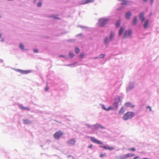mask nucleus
<instances>
[{"instance_id": "obj_1", "label": "nucleus", "mask_w": 159, "mask_h": 159, "mask_svg": "<svg viewBox=\"0 0 159 159\" xmlns=\"http://www.w3.org/2000/svg\"><path fill=\"white\" fill-rule=\"evenodd\" d=\"M134 116V113L132 112H128L125 113L123 117L125 120H127L129 119H131Z\"/></svg>"}, {"instance_id": "obj_2", "label": "nucleus", "mask_w": 159, "mask_h": 159, "mask_svg": "<svg viewBox=\"0 0 159 159\" xmlns=\"http://www.w3.org/2000/svg\"><path fill=\"white\" fill-rule=\"evenodd\" d=\"M63 133L61 131H58L56 132L53 135V137L56 139H59L60 137L63 135Z\"/></svg>"}, {"instance_id": "obj_3", "label": "nucleus", "mask_w": 159, "mask_h": 159, "mask_svg": "<svg viewBox=\"0 0 159 159\" xmlns=\"http://www.w3.org/2000/svg\"><path fill=\"white\" fill-rule=\"evenodd\" d=\"M107 20L105 19H101L98 21L99 25L100 26H103L107 22Z\"/></svg>"}, {"instance_id": "obj_4", "label": "nucleus", "mask_w": 159, "mask_h": 159, "mask_svg": "<svg viewBox=\"0 0 159 159\" xmlns=\"http://www.w3.org/2000/svg\"><path fill=\"white\" fill-rule=\"evenodd\" d=\"M132 32L131 30H125L124 33V38H125L127 37H130L132 34Z\"/></svg>"}, {"instance_id": "obj_5", "label": "nucleus", "mask_w": 159, "mask_h": 159, "mask_svg": "<svg viewBox=\"0 0 159 159\" xmlns=\"http://www.w3.org/2000/svg\"><path fill=\"white\" fill-rule=\"evenodd\" d=\"M90 139L93 142L99 144H102L103 143L100 141L94 138L91 137L90 138Z\"/></svg>"}, {"instance_id": "obj_6", "label": "nucleus", "mask_w": 159, "mask_h": 159, "mask_svg": "<svg viewBox=\"0 0 159 159\" xmlns=\"http://www.w3.org/2000/svg\"><path fill=\"white\" fill-rule=\"evenodd\" d=\"M134 154L132 153H129L124 155L120 158V159H125L130 157H133L134 156Z\"/></svg>"}, {"instance_id": "obj_7", "label": "nucleus", "mask_w": 159, "mask_h": 159, "mask_svg": "<svg viewBox=\"0 0 159 159\" xmlns=\"http://www.w3.org/2000/svg\"><path fill=\"white\" fill-rule=\"evenodd\" d=\"M100 147L105 149L109 150H112L114 149V148L113 147H108L105 146H101Z\"/></svg>"}, {"instance_id": "obj_8", "label": "nucleus", "mask_w": 159, "mask_h": 159, "mask_svg": "<svg viewBox=\"0 0 159 159\" xmlns=\"http://www.w3.org/2000/svg\"><path fill=\"white\" fill-rule=\"evenodd\" d=\"M68 144L70 145H74L75 143V139H72L67 142Z\"/></svg>"}, {"instance_id": "obj_9", "label": "nucleus", "mask_w": 159, "mask_h": 159, "mask_svg": "<svg viewBox=\"0 0 159 159\" xmlns=\"http://www.w3.org/2000/svg\"><path fill=\"white\" fill-rule=\"evenodd\" d=\"M120 100V98L118 97L116 99V102L113 104V105L115 106L116 108L118 107V103L119 102Z\"/></svg>"}, {"instance_id": "obj_10", "label": "nucleus", "mask_w": 159, "mask_h": 159, "mask_svg": "<svg viewBox=\"0 0 159 159\" xmlns=\"http://www.w3.org/2000/svg\"><path fill=\"white\" fill-rule=\"evenodd\" d=\"M19 107L20 109L23 110H26L28 111H29L30 110V108L29 107H24L21 105H19Z\"/></svg>"}, {"instance_id": "obj_11", "label": "nucleus", "mask_w": 159, "mask_h": 159, "mask_svg": "<svg viewBox=\"0 0 159 159\" xmlns=\"http://www.w3.org/2000/svg\"><path fill=\"white\" fill-rule=\"evenodd\" d=\"M139 18L141 20L142 22H143L145 19V17L144 16V14L143 13H141L140 14Z\"/></svg>"}, {"instance_id": "obj_12", "label": "nucleus", "mask_w": 159, "mask_h": 159, "mask_svg": "<svg viewBox=\"0 0 159 159\" xmlns=\"http://www.w3.org/2000/svg\"><path fill=\"white\" fill-rule=\"evenodd\" d=\"M18 71L22 74H27L29 73L30 71L29 70H19Z\"/></svg>"}, {"instance_id": "obj_13", "label": "nucleus", "mask_w": 159, "mask_h": 159, "mask_svg": "<svg viewBox=\"0 0 159 159\" xmlns=\"http://www.w3.org/2000/svg\"><path fill=\"white\" fill-rule=\"evenodd\" d=\"M125 105L127 107H130L131 108H133L134 107V106L132 104H131L129 102H127L125 103Z\"/></svg>"}, {"instance_id": "obj_14", "label": "nucleus", "mask_w": 159, "mask_h": 159, "mask_svg": "<svg viewBox=\"0 0 159 159\" xmlns=\"http://www.w3.org/2000/svg\"><path fill=\"white\" fill-rule=\"evenodd\" d=\"M125 30V28L124 27H121L119 30V35L120 36L123 32L124 30Z\"/></svg>"}, {"instance_id": "obj_15", "label": "nucleus", "mask_w": 159, "mask_h": 159, "mask_svg": "<svg viewBox=\"0 0 159 159\" xmlns=\"http://www.w3.org/2000/svg\"><path fill=\"white\" fill-rule=\"evenodd\" d=\"M125 110L123 107H122L119 111V113L120 115L123 114L125 112Z\"/></svg>"}, {"instance_id": "obj_16", "label": "nucleus", "mask_w": 159, "mask_h": 159, "mask_svg": "<svg viewBox=\"0 0 159 159\" xmlns=\"http://www.w3.org/2000/svg\"><path fill=\"white\" fill-rule=\"evenodd\" d=\"M94 1L93 0H86L83 1L82 4H84L88 3H91Z\"/></svg>"}, {"instance_id": "obj_17", "label": "nucleus", "mask_w": 159, "mask_h": 159, "mask_svg": "<svg viewBox=\"0 0 159 159\" xmlns=\"http://www.w3.org/2000/svg\"><path fill=\"white\" fill-rule=\"evenodd\" d=\"M131 13L130 11L128 12L126 14L125 17L127 19H129L131 16Z\"/></svg>"}, {"instance_id": "obj_18", "label": "nucleus", "mask_w": 159, "mask_h": 159, "mask_svg": "<svg viewBox=\"0 0 159 159\" xmlns=\"http://www.w3.org/2000/svg\"><path fill=\"white\" fill-rule=\"evenodd\" d=\"M23 122L25 124H30L31 122L28 119H25L23 120Z\"/></svg>"}, {"instance_id": "obj_19", "label": "nucleus", "mask_w": 159, "mask_h": 159, "mask_svg": "<svg viewBox=\"0 0 159 159\" xmlns=\"http://www.w3.org/2000/svg\"><path fill=\"white\" fill-rule=\"evenodd\" d=\"M137 19L136 17H134V18L133 22V25H135L137 23Z\"/></svg>"}, {"instance_id": "obj_20", "label": "nucleus", "mask_w": 159, "mask_h": 159, "mask_svg": "<svg viewBox=\"0 0 159 159\" xmlns=\"http://www.w3.org/2000/svg\"><path fill=\"white\" fill-rule=\"evenodd\" d=\"M148 20H146L145 21V23L144 25V27L146 29L147 27L148 24Z\"/></svg>"}, {"instance_id": "obj_21", "label": "nucleus", "mask_w": 159, "mask_h": 159, "mask_svg": "<svg viewBox=\"0 0 159 159\" xmlns=\"http://www.w3.org/2000/svg\"><path fill=\"white\" fill-rule=\"evenodd\" d=\"M114 33L113 32H111L110 36L109 38V40H112V38L114 35Z\"/></svg>"}, {"instance_id": "obj_22", "label": "nucleus", "mask_w": 159, "mask_h": 159, "mask_svg": "<svg viewBox=\"0 0 159 159\" xmlns=\"http://www.w3.org/2000/svg\"><path fill=\"white\" fill-rule=\"evenodd\" d=\"M120 21L119 20L116 23V27H119L120 25Z\"/></svg>"}, {"instance_id": "obj_23", "label": "nucleus", "mask_w": 159, "mask_h": 159, "mask_svg": "<svg viewBox=\"0 0 159 159\" xmlns=\"http://www.w3.org/2000/svg\"><path fill=\"white\" fill-rule=\"evenodd\" d=\"M75 53H76L78 54L80 52V50L78 48L76 47L75 48Z\"/></svg>"}, {"instance_id": "obj_24", "label": "nucleus", "mask_w": 159, "mask_h": 159, "mask_svg": "<svg viewBox=\"0 0 159 159\" xmlns=\"http://www.w3.org/2000/svg\"><path fill=\"white\" fill-rule=\"evenodd\" d=\"M42 0H39L38 3V4L37 6L38 7H40L42 5Z\"/></svg>"}, {"instance_id": "obj_25", "label": "nucleus", "mask_w": 159, "mask_h": 159, "mask_svg": "<svg viewBox=\"0 0 159 159\" xmlns=\"http://www.w3.org/2000/svg\"><path fill=\"white\" fill-rule=\"evenodd\" d=\"M69 56L70 57L72 58L74 57V55L73 53L72 52H69Z\"/></svg>"}, {"instance_id": "obj_26", "label": "nucleus", "mask_w": 159, "mask_h": 159, "mask_svg": "<svg viewBox=\"0 0 159 159\" xmlns=\"http://www.w3.org/2000/svg\"><path fill=\"white\" fill-rule=\"evenodd\" d=\"M19 47L21 49L23 50L24 48L23 45L21 43L20 44Z\"/></svg>"}, {"instance_id": "obj_27", "label": "nucleus", "mask_w": 159, "mask_h": 159, "mask_svg": "<svg viewBox=\"0 0 159 159\" xmlns=\"http://www.w3.org/2000/svg\"><path fill=\"white\" fill-rule=\"evenodd\" d=\"M122 2L121 3V4H127V2L125 0H122Z\"/></svg>"}, {"instance_id": "obj_28", "label": "nucleus", "mask_w": 159, "mask_h": 159, "mask_svg": "<svg viewBox=\"0 0 159 159\" xmlns=\"http://www.w3.org/2000/svg\"><path fill=\"white\" fill-rule=\"evenodd\" d=\"M108 41V38L107 37H105L104 40V42L105 44H107Z\"/></svg>"}, {"instance_id": "obj_29", "label": "nucleus", "mask_w": 159, "mask_h": 159, "mask_svg": "<svg viewBox=\"0 0 159 159\" xmlns=\"http://www.w3.org/2000/svg\"><path fill=\"white\" fill-rule=\"evenodd\" d=\"M113 109V108L111 107H109L107 108V111H109L110 110H112Z\"/></svg>"}, {"instance_id": "obj_30", "label": "nucleus", "mask_w": 159, "mask_h": 159, "mask_svg": "<svg viewBox=\"0 0 159 159\" xmlns=\"http://www.w3.org/2000/svg\"><path fill=\"white\" fill-rule=\"evenodd\" d=\"M84 56V53H80V57L81 58L83 57Z\"/></svg>"}, {"instance_id": "obj_31", "label": "nucleus", "mask_w": 159, "mask_h": 159, "mask_svg": "<svg viewBox=\"0 0 159 159\" xmlns=\"http://www.w3.org/2000/svg\"><path fill=\"white\" fill-rule=\"evenodd\" d=\"M129 150L131 151H135V149L134 148H129Z\"/></svg>"}, {"instance_id": "obj_32", "label": "nucleus", "mask_w": 159, "mask_h": 159, "mask_svg": "<svg viewBox=\"0 0 159 159\" xmlns=\"http://www.w3.org/2000/svg\"><path fill=\"white\" fill-rule=\"evenodd\" d=\"M105 56V55L104 54H101L100 55V58H104Z\"/></svg>"}, {"instance_id": "obj_33", "label": "nucleus", "mask_w": 159, "mask_h": 159, "mask_svg": "<svg viewBox=\"0 0 159 159\" xmlns=\"http://www.w3.org/2000/svg\"><path fill=\"white\" fill-rule=\"evenodd\" d=\"M48 86H47L45 88V91H47L48 90Z\"/></svg>"}, {"instance_id": "obj_34", "label": "nucleus", "mask_w": 159, "mask_h": 159, "mask_svg": "<svg viewBox=\"0 0 159 159\" xmlns=\"http://www.w3.org/2000/svg\"><path fill=\"white\" fill-rule=\"evenodd\" d=\"M102 108L103 109L107 111V108H106L105 106L104 105H102Z\"/></svg>"}, {"instance_id": "obj_35", "label": "nucleus", "mask_w": 159, "mask_h": 159, "mask_svg": "<svg viewBox=\"0 0 159 159\" xmlns=\"http://www.w3.org/2000/svg\"><path fill=\"white\" fill-rule=\"evenodd\" d=\"M93 147V146L92 144H90L89 146H88V148H91Z\"/></svg>"}, {"instance_id": "obj_36", "label": "nucleus", "mask_w": 159, "mask_h": 159, "mask_svg": "<svg viewBox=\"0 0 159 159\" xmlns=\"http://www.w3.org/2000/svg\"><path fill=\"white\" fill-rule=\"evenodd\" d=\"M105 155V154H101L100 155V157H103V156Z\"/></svg>"}, {"instance_id": "obj_37", "label": "nucleus", "mask_w": 159, "mask_h": 159, "mask_svg": "<svg viewBox=\"0 0 159 159\" xmlns=\"http://www.w3.org/2000/svg\"><path fill=\"white\" fill-rule=\"evenodd\" d=\"M147 108H149V109H150V111H152V109H151V108L150 107V106H148L147 107Z\"/></svg>"}, {"instance_id": "obj_38", "label": "nucleus", "mask_w": 159, "mask_h": 159, "mask_svg": "<svg viewBox=\"0 0 159 159\" xmlns=\"http://www.w3.org/2000/svg\"><path fill=\"white\" fill-rule=\"evenodd\" d=\"M34 52H38V50L37 49H35L34 50Z\"/></svg>"}, {"instance_id": "obj_39", "label": "nucleus", "mask_w": 159, "mask_h": 159, "mask_svg": "<svg viewBox=\"0 0 159 159\" xmlns=\"http://www.w3.org/2000/svg\"><path fill=\"white\" fill-rule=\"evenodd\" d=\"M139 158V156H136V157H134L133 158V159H138V158Z\"/></svg>"}, {"instance_id": "obj_40", "label": "nucleus", "mask_w": 159, "mask_h": 159, "mask_svg": "<svg viewBox=\"0 0 159 159\" xmlns=\"http://www.w3.org/2000/svg\"><path fill=\"white\" fill-rule=\"evenodd\" d=\"M60 57H64L65 56H63V55H60Z\"/></svg>"}, {"instance_id": "obj_41", "label": "nucleus", "mask_w": 159, "mask_h": 159, "mask_svg": "<svg viewBox=\"0 0 159 159\" xmlns=\"http://www.w3.org/2000/svg\"><path fill=\"white\" fill-rule=\"evenodd\" d=\"M151 3H152L153 2L154 0H151Z\"/></svg>"}, {"instance_id": "obj_42", "label": "nucleus", "mask_w": 159, "mask_h": 159, "mask_svg": "<svg viewBox=\"0 0 159 159\" xmlns=\"http://www.w3.org/2000/svg\"><path fill=\"white\" fill-rule=\"evenodd\" d=\"M143 159H149L147 158H143Z\"/></svg>"}, {"instance_id": "obj_43", "label": "nucleus", "mask_w": 159, "mask_h": 159, "mask_svg": "<svg viewBox=\"0 0 159 159\" xmlns=\"http://www.w3.org/2000/svg\"><path fill=\"white\" fill-rule=\"evenodd\" d=\"M1 36H2V34H0V38H1Z\"/></svg>"}, {"instance_id": "obj_44", "label": "nucleus", "mask_w": 159, "mask_h": 159, "mask_svg": "<svg viewBox=\"0 0 159 159\" xmlns=\"http://www.w3.org/2000/svg\"><path fill=\"white\" fill-rule=\"evenodd\" d=\"M2 41H4V39H2V40H1Z\"/></svg>"}, {"instance_id": "obj_45", "label": "nucleus", "mask_w": 159, "mask_h": 159, "mask_svg": "<svg viewBox=\"0 0 159 159\" xmlns=\"http://www.w3.org/2000/svg\"><path fill=\"white\" fill-rule=\"evenodd\" d=\"M148 0H144V2H146Z\"/></svg>"}, {"instance_id": "obj_46", "label": "nucleus", "mask_w": 159, "mask_h": 159, "mask_svg": "<svg viewBox=\"0 0 159 159\" xmlns=\"http://www.w3.org/2000/svg\"><path fill=\"white\" fill-rule=\"evenodd\" d=\"M36 0H34L35 1H36Z\"/></svg>"}, {"instance_id": "obj_47", "label": "nucleus", "mask_w": 159, "mask_h": 159, "mask_svg": "<svg viewBox=\"0 0 159 159\" xmlns=\"http://www.w3.org/2000/svg\"><path fill=\"white\" fill-rule=\"evenodd\" d=\"M1 17V16H0V17Z\"/></svg>"}]
</instances>
